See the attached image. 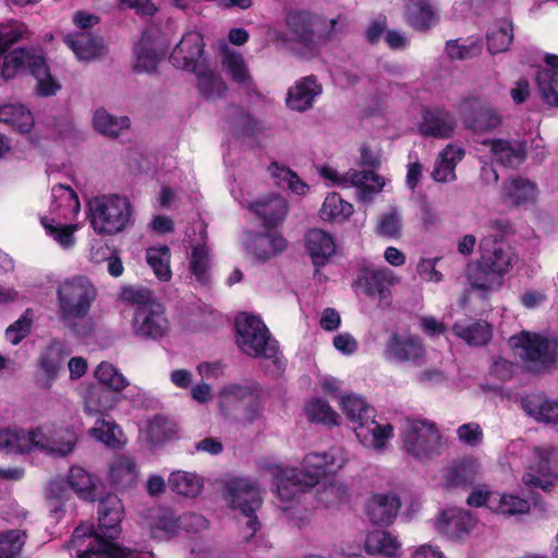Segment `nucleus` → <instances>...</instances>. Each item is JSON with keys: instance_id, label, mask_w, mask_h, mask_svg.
<instances>
[{"instance_id": "obj_55", "label": "nucleus", "mask_w": 558, "mask_h": 558, "mask_svg": "<svg viewBox=\"0 0 558 558\" xmlns=\"http://www.w3.org/2000/svg\"><path fill=\"white\" fill-rule=\"evenodd\" d=\"M95 377L98 379L99 386L116 392L123 390L129 385L126 378L112 364L107 362H102L97 366Z\"/></svg>"}, {"instance_id": "obj_31", "label": "nucleus", "mask_w": 558, "mask_h": 558, "mask_svg": "<svg viewBox=\"0 0 558 558\" xmlns=\"http://www.w3.org/2000/svg\"><path fill=\"white\" fill-rule=\"evenodd\" d=\"M81 209V203L76 192L64 184H56L51 189L50 210L68 218L70 215H76Z\"/></svg>"}, {"instance_id": "obj_43", "label": "nucleus", "mask_w": 558, "mask_h": 558, "mask_svg": "<svg viewBox=\"0 0 558 558\" xmlns=\"http://www.w3.org/2000/svg\"><path fill=\"white\" fill-rule=\"evenodd\" d=\"M302 472L295 469L286 470L280 476L277 484V493L281 500L292 501L304 492L305 488L313 487L302 480Z\"/></svg>"}, {"instance_id": "obj_49", "label": "nucleus", "mask_w": 558, "mask_h": 558, "mask_svg": "<svg viewBox=\"0 0 558 558\" xmlns=\"http://www.w3.org/2000/svg\"><path fill=\"white\" fill-rule=\"evenodd\" d=\"M190 271L202 286L210 283V256L205 245L193 246L190 256Z\"/></svg>"}, {"instance_id": "obj_2", "label": "nucleus", "mask_w": 558, "mask_h": 558, "mask_svg": "<svg viewBox=\"0 0 558 558\" xmlns=\"http://www.w3.org/2000/svg\"><path fill=\"white\" fill-rule=\"evenodd\" d=\"M87 208L90 227L98 235H116L131 222L132 205L118 194L95 196L87 202Z\"/></svg>"}, {"instance_id": "obj_20", "label": "nucleus", "mask_w": 558, "mask_h": 558, "mask_svg": "<svg viewBox=\"0 0 558 558\" xmlns=\"http://www.w3.org/2000/svg\"><path fill=\"white\" fill-rule=\"evenodd\" d=\"M401 502L395 494H374L366 502V515L374 525H389L397 518Z\"/></svg>"}, {"instance_id": "obj_47", "label": "nucleus", "mask_w": 558, "mask_h": 558, "mask_svg": "<svg viewBox=\"0 0 558 558\" xmlns=\"http://www.w3.org/2000/svg\"><path fill=\"white\" fill-rule=\"evenodd\" d=\"M76 434L68 427H50L49 454L63 458L72 453L76 447Z\"/></svg>"}, {"instance_id": "obj_50", "label": "nucleus", "mask_w": 558, "mask_h": 558, "mask_svg": "<svg viewBox=\"0 0 558 558\" xmlns=\"http://www.w3.org/2000/svg\"><path fill=\"white\" fill-rule=\"evenodd\" d=\"M536 85L544 104L558 108V72L539 69L536 73Z\"/></svg>"}, {"instance_id": "obj_15", "label": "nucleus", "mask_w": 558, "mask_h": 558, "mask_svg": "<svg viewBox=\"0 0 558 558\" xmlns=\"http://www.w3.org/2000/svg\"><path fill=\"white\" fill-rule=\"evenodd\" d=\"M343 463L344 459L337 454L333 449L323 453L312 452L305 456L304 466L298 472H302L303 480L306 481L307 485L315 486L322 477L340 469Z\"/></svg>"}, {"instance_id": "obj_58", "label": "nucleus", "mask_w": 558, "mask_h": 558, "mask_svg": "<svg viewBox=\"0 0 558 558\" xmlns=\"http://www.w3.org/2000/svg\"><path fill=\"white\" fill-rule=\"evenodd\" d=\"M306 416L312 422L322 423L328 426L338 425L339 415L330 405L319 399H314L305 408Z\"/></svg>"}, {"instance_id": "obj_17", "label": "nucleus", "mask_w": 558, "mask_h": 558, "mask_svg": "<svg viewBox=\"0 0 558 558\" xmlns=\"http://www.w3.org/2000/svg\"><path fill=\"white\" fill-rule=\"evenodd\" d=\"M304 243L316 271L327 265L337 252L333 236L323 229H310L305 234Z\"/></svg>"}, {"instance_id": "obj_51", "label": "nucleus", "mask_w": 558, "mask_h": 558, "mask_svg": "<svg viewBox=\"0 0 558 558\" xmlns=\"http://www.w3.org/2000/svg\"><path fill=\"white\" fill-rule=\"evenodd\" d=\"M170 257V248L167 245L148 247L146 251V262L160 281L171 279Z\"/></svg>"}, {"instance_id": "obj_16", "label": "nucleus", "mask_w": 558, "mask_h": 558, "mask_svg": "<svg viewBox=\"0 0 558 558\" xmlns=\"http://www.w3.org/2000/svg\"><path fill=\"white\" fill-rule=\"evenodd\" d=\"M204 52L203 37L197 32L185 33L170 53V62L186 71L195 72Z\"/></svg>"}, {"instance_id": "obj_23", "label": "nucleus", "mask_w": 558, "mask_h": 558, "mask_svg": "<svg viewBox=\"0 0 558 558\" xmlns=\"http://www.w3.org/2000/svg\"><path fill=\"white\" fill-rule=\"evenodd\" d=\"M322 92L323 87L315 75L303 77L293 87L289 88L286 99L287 106L295 111H305L313 106L315 97Z\"/></svg>"}, {"instance_id": "obj_39", "label": "nucleus", "mask_w": 558, "mask_h": 558, "mask_svg": "<svg viewBox=\"0 0 558 558\" xmlns=\"http://www.w3.org/2000/svg\"><path fill=\"white\" fill-rule=\"evenodd\" d=\"M196 86L199 95L205 100L222 98L227 93V84L221 75L213 70H204L196 73Z\"/></svg>"}, {"instance_id": "obj_10", "label": "nucleus", "mask_w": 558, "mask_h": 558, "mask_svg": "<svg viewBox=\"0 0 558 558\" xmlns=\"http://www.w3.org/2000/svg\"><path fill=\"white\" fill-rule=\"evenodd\" d=\"M460 114L464 128L475 134L490 132L504 121L496 108L478 97L464 99L460 105Z\"/></svg>"}, {"instance_id": "obj_8", "label": "nucleus", "mask_w": 558, "mask_h": 558, "mask_svg": "<svg viewBox=\"0 0 558 558\" xmlns=\"http://www.w3.org/2000/svg\"><path fill=\"white\" fill-rule=\"evenodd\" d=\"M231 506L240 509L247 518L246 527L248 534L244 536L246 542L255 535L259 527V522L254 512L262 506L260 490L256 484L248 480L239 478L228 485Z\"/></svg>"}, {"instance_id": "obj_3", "label": "nucleus", "mask_w": 558, "mask_h": 558, "mask_svg": "<svg viewBox=\"0 0 558 558\" xmlns=\"http://www.w3.org/2000/svg\"><path fill=\"white\" fill-rule=\"evenodd\" d=\"M341 405L348 418L356 423L354 433L360 441L367 447L381 449L392 433V426L379 425L374 420V409L362 398L351 395L342 397Z\"/></svg>"}, {"instance_id": "obj_36", "label": "nucleus", "mask_w": 558, "mask_h": 558, "mask_svg": "<svg viewBox=\"0 0 558 558\" xmlns=\"http://www.w3.org/2000/svg\"><path fill=\"white\" fill-rule=\"evenodd\" d=\"M226 120L236 136L252 137L258 132V121L240 106L230 105Z\"/></svg>"}, {"instance_id": "obj_1", "label": "nucleus", "mask_w": 558, "mask_h": 558, "mask_svg": "<svg viewBox=\"0 0 558 558\" xmlns=\"http://www.w3.org/2000/svg\"><path fill=\"white\" fill-rule=\"evenodd\" d=\"M481 256L466 267V280L478 298L489 299L493 291L499 290L505 276L512 269L517 255L497 235L484 236L480 242Z\"/></svg>"}, {"instance_id": "obj_46", "label": "nucleus", "mask_w": 558, "mask_h": 558, "mask_svg": "<svg viewBox=\"0 0 558 558\" xmlns=\"http://www.w3.org/2000/svg\"><path fill=\"white\" fill-rule=\"evenodd\" d=\"M134 53L136 56V63L134 68L137 72H156L159 63V57L154 48L149 35L144 33L141 36L137 45L134 47Z\"/></svg>"}, {"instance_id": "obj_33", "label": "nucleus", "mask_w": 558, "mask_h": 558, "mask_svg": "<svg viewBox=\"0 0 558 558\" xmlns=\"http://www.w3.org/2000/svg\"><path fill=\"white\" fill-rule=\"evenodd\" d=\"M487 49L492 54L505 52L513 41V25L507 19L496 21L486 33Z\"/></svg>"}, {"instance_id": "obj_37", "label": "nucleus", "mask_w": 558, "mask_h": 558, "mask_svg": "<svg viewBox=\"0 0 558 558\" xmlns=\"http://www.w3.org/2000/svg\"><path fill=\"white\" fill-rule=\"evenodd\" d=\"M365 549L369 555L396 558L400 550V543L389 532L377 530L367 534Z\"/></svg>"}, {"instance_id": "obj_5", "label": "nucleus", "mask_w": 558, "mask_h": 558, "mask_svg": "<svg viewBox=\"0 0 558 558\" xmlns=\"http://www.w3.org/2000/svg\"><path fill=\"white\" fill-rule=\"evenodd\" d=\"M98 531L88 548L78 555L87 558L90 553H110L119 547L113 541L121 533L123 506L117 495H108L99 501Z\"/></svg>"}, {"instance_id": "obj_62", "label": "nucleus", "mask_w": 558, "mask_h": 558, "mask_svg": "<svg viewBox=\"0 0 558 558\" xmlns=\"http://www.w3.org/2000/svg\"><path fill=\"white\" fill-rule=\"evenodd\" d=\"M0 450L7 453H26L24 429H0Z\"/></svg>"}, {"instance_id": "obj_4", "label": "nucleus", "mask_w": 558, "mask_h": 558, "mask_svg": "<svg viewBox=\"0 0 558 558\" xmlns=\"http://www.w3.org/2000/svg\"><path fill=\"white\" fill-rule=\"evenodd\" d=\"M59 314L63 322L85 318L97 298V289L85 276L64 281L57 290Z\"/></svg>"}, {"instance_id": "obj_22", "label": "nucleus", "mask_w": 558, "mask_h": 558, "mask_svg": "<svg viewBox=\"0 0 558 558\" xmlns=\"http://www.w3.org/2000/svg\"><path fill=\"white\" fill-rule=\"evenodd\" d=\"M524 412L537 422L558 424V400L548 398L542 392L530 393L521 398Z\"/></svg>"}, {"instance_id": "obj_21", "label": "nucleus", "mask_w": 558, "mask_h": 558, "mask_svg": "<svg viewBox=\"0 0 558 558\" xmlns=\"http://www.w3.org/2000/svg\"><path fill=\"white\" fill-rule=\"evenodd\" d=\"M247 251L259 262H268L283 253L288 241L277 232H257L247 242Z\"/></svg>"}, {"instance_id": "obj_19", "label": "nucleus", "mask_w": 558, "mask_h": 558, "mask_svg": "<svg viewBox=\"0 0 558 558\" xmlns=\"http://www.w3.org/2000/svg\"><path fill=\"white\" fill-rule=\"evenodd\" d=\"M489 147L493 158L506 168H518L526 158L525 142L492 138L483 141Z\"/></svg>"}, {"instance_id": "obj_57", "label": "nucleus", "mask_w": 558, "mask_h": 558, "mask_svg": "<svg viewBox=\"0 0 558 558\" xmlns=\"http://www.w3.org/2000/svg\"><path fill=\"white\" fill-rule=\"evenodd\" d=\"M483 49L481 39L469 38L464 44H460L459 39L448 40L446 44V51L450 59L466 60L477 57Z\"/></svg>"}, {"instance_id": "obj_26", "label": "nucleus", "mask_w": 558, "mask_h": 558, "mask_svg": "<svg viewBox=\"0 0 558 558\" xmlns=\"http://www.w3.org/2000/svg\"><path fill=\"white\" fill-rule=\"evenodd\" d=\"M64 43L80 60L90 61L107 52V47L101 36L90 34L68 35Z\"/></svg>"}, {"instance_id": "obj_18", "label": "nucleus", "mask_w": 558, "mask_h": 558, "mask_svg": "<svg viewBox=\"0 0 558 558\" xmlns=\"http://www.w3.org/2000/svg\"><path fill=\"white\" fill-rule=\"evenodd\" d=\"M393 283V274L388 268L374 270L364 268L355 281L367 296H377L380 301L390 299V287Z\"/></svg>"}, {"instance_id": "obj_32", "label": "nucleus", "mask_w": 558, "mask_h": 558, "mask_svg": "<svg viewBox=\"0 0 558 558\" xmlns=\"http://www.w3.org/2000/svg\"><path fill=\"white\" fill-rule=\"evenodd\" d=\"M510 349H558V335L522 330L509 338Z\"/></svg>"}, {"instance_id": "obj_38", "label": "nucleus", "mask_w": 558, "mask_h": 558, "mask_svg": "<svg viewBox=\"0 0 558 558\" xmlns=\"http://www.w3.org/2000/svg\"><path fill=\"white\" fill-rule=\"evenodd\" d=\"M520 361L529 373L551 372L558 366V351H521Z\"/></svg>"}, {"instance_id": "obj_59", "label": "nucleus", "mask_w": 558, "mask_h": 558, "mask_svg": "<svg viewBox=\"0 0 558 558\" xmlns=\"http://www.w3.org/2000/svg\"><path fill=\"white\" fill-rule=\"evenodd\" d=\"M223 65L233 82L240 85L252 81L248 69L240 53L230 52L225 56Z\"/></svg>"}, {"instance_id": "obj_41", "label": "nucleus", "mask_w": 558, "mask_h": 558, "mask_svg": "<svg viewBox=\"0 0 558 558\" xmlns=\"http://www.w3.org/2000/svg\"><path fill=\"white\" fill-rule=\"evenodd\" d=\"M177 424L169 417L156 414L148 421L146 427V439L151 445H163L177 437Z\"/></svg>"}, {"instance_id": "obj_60", "label": "nucleus", "mask_w": 558, "mask_h": 558, "mask_svg": "<svg viewBox=\"0 0 558 558\" xmlns=\"http://www.w3.org/2000/svg\"><path fill=\"white\" fill-rule=\"evenodd\" d=\"M271 175L278 179V183L284 182L292 192L303 195L307 192L308 185L304 183L300 177L288 167H280L277 162H272L269 167Z\"/></svg>"}, {"instance_id": "obj_24", "label": "nucleus", "mask_w": 558, "mask_h": 558, "mask_svg": "<svg viewBox=\"0 0 558 558\" xmlns=\"http://www.w3.org/2000/svg\"><path fill=\"white\" fill-rule=\"evenodd\" d=\"M475 524L476 521L469 511L449 509L441 513L437 529L451 538H460L468 534Z\"/></svg>"}, {"instance_id": "obj_53", "label": "nucleus", "mask_w": 558, "mask_h": 558, "mask_svg": "<svg viewBox=\"0 0 558 558\" xmlns=\"http://www.w3.org/2000/svg\"><path fill=\"white\" fill-rule=\"evenodd\" d=\"M181 518L177 517L170 510H162L151 524V535L155 538L168 539L174 536L180 530L182 522Z\"/></svg>"}, {"instance_id": "obj_25", "label": "nucleus", "mask_w": 558, "mask_h": 558, "mask_svg": "<svg viewBox=\"0 0 558 558\" xmlns=\"http://www.w3.org/2000/svg\"><path fill=\"white\" fill-rule=\"evenodd\" d=\"M323 19L306 10H293L288 12L286 23L289 31L296 36L303 45L314 41L315 28Z\"/></svg>"}, {"instance_id": "obj_12", "label": "nucleus", "mask_w": 558, "mask_h": 558, "mask_svg": "<svg viewBox=\"0 0 558 558\" xmlns=\"http://www.w3.org/2000/svg\"><path fill=\"white\" fill-rule=\"evenodd\" d=\"M134 331L143 338L158 339L163 337L169 329L166 311L160 303H150L137 307L133 320Z\"/></svg>"}, {"instance_id": "obj_29", "label": "nucleus", "mask_w": 558, "mask_h": 558, "mask_svg": "<svg viewBox=\"0 0 558 558\" xmlns=\"http://www.w3.org/2000/svg\"><path fill=\"white\" fill-rule=\"evenodd\" d=\"M137 476L136 463L131 457L118 456L109 463L108 478L116 487H131L136 483Z\"/></svg>"}, {"instance_id": "obj_40", "label": "nucleus", "mask_w": 558, "mask_h": 558, "mask_svg": "<svg viewBox=\"0 0 558 558\" xmlns=\"http://www.w3.org/2000/svg\"><path fill=\"white\" fill-rule=\"evenodd\" d=\"M169 487L178 495L195 498L204 487L203 480L195 473L174 471L168 480Z\"/></svg>"}, {"instance_id": "obj_34", "label": "nucleus", "mask_w": 558, "mask_h": 558, "mask_svg": "<svg viewBox=\"0 0 558 558\" xmlns=\"http://www.w3.org/2000/svg\"><path fill=\"white\" fill-rule=\"evenodd\" d=\"M254 393L252 388L238 384H229L219 391V404L226 417L234 416L245 401Z\"/></svg>"}, {"instance_id": "obj_11", "label": "nucleus", "mask_w": 558, "mask_h": 558, "mask_svg": "<svg viewBox=\"0 0 558 558\" xmlns=\"http://www.w3.org/2000/svg\"><path fill=\"white\" fill-rule=\"evenodd\" d=\"M247 209L256 216L264 229L270 231L284 222L289 213V203L284 197L270 193L250 202Z\"/></svg>"}, {"instance_id": "obj_7", "label": "nucleus", "mask_w": 558, "mask_h": 558, "mask_svg": "<svg viewBox=\"0 0 558 558\" xmlns=\"http://www.w3.org/2000/svg\"><path fill=\"white\" fill-rule=\"evenodd\" d=\"M558 480V452L551 448H534L522 483L530 488L548 490Z\"/></svg>"}, {"instance_id": "obj_14", "label": "nucleus", "mask_w": 558, "mask_h": 558, "mask_svg": "<svg viewBox=\"0 0 558 558\" xmlns=\"http://www.w3.org/2000/svg\"><path fill=\"white\" fill-rule=\"evenodd\" d=\"M23 69H28L32 75L39 76L46 73L47 63L43 57L34 56L25 48H16L4 54L0 76L7 81Z\"/></svg>"}, {"instance_id": "obj_28", "label": "nucleus", "mask_w": 558, "mask_h": 558, "mask_svg": "<svg viewBox=\"0 0 558 558\" xmlns=\"http://www.w3.org/2000/svg\"><path fill=\"white\" fill-rule=\"evenodd\" d=\"M404 16L407 23L418 32L428 31L437 19L429 0H408Z\"/></svg>"}, {"instance_id": "obj_52", "label": "nucleus", "mask_w": 558, "mask_h": 558, "mask_svg": "<svg viewBox=\"0 0 558 558\" xmlns=\"http://www.w3.org/2000/svg\"><path fill=\"white\" fill-rule=\"evenodd\" d=\"M343 180L360 187L364 194L378 192L384 186V180L373 170H350L344 174Z\"/></svg>"}, {"instance_id": "obj_61", "label": "nucleus", "mask_w": 558, "mask_h": 558, "mask_svg": "<svg viewBox=\"0 0 558 558\" xmlns=\"http://www.w3.org/2000/svg\"><path fill=\"white\" fill-rule=\"evenodd\" d=\"M41 225L46 232L51 235L62 247H70L74 244V232L76 225H53V220L47 217L41 218Z\"/></svg>"}, {"instance_id": "obj_45", "label": "nucleus", "mask_w": 558, "mask_h": 558, "mask_svg": "<svg viewBox=\"0 0 558 558\" xmlns=\"http://www.w3.org/2000/svg\"><path fill=\"white\" fill-rule=\"evenodd\" d=\"M353 214L352 204L343 201L338 193L326 196L319 210V216L325 221L342 222Z\"/></svg>"}, {"instance_id": "obj_64", "label": "nucleus", "mask_w": 558, "mask_h": 558, "mask_svg": "<svg viewBox=\"0 0 558 558\" xmlns=\"http://www.w3.org/2000/svg\"><path fill=\"white\" fill-rule=\"evenodd\" d=\"M23 544L19 531H8L0 534V558H14L20 554Z\"/></svg>"}, {"instance_id": "obj_56", "label": "nucleus", "mask_w": 558, "mask_h": 558, "mask_svg": "<svg viewBox=\"0 0 558 558\" xmlns=\"http://www.w3.org/2000/svg\"><path fill=\"white\" fill-rule=\"evenodd\" d=\"M71 488L84 499H94L95 484L92 475L84 469L73 466L68 476Z\"/></svg>"}, {"instance_id": "obj_54", "label": "nucleus", "mask_w": 558, "mask_h": 558, "mask_svg": "<svg viewBox=\"0 0 558 558\" xmlns=\"http://www.w3.org/2000/svg\"><path fill=\"white\" fill-rule=\"evenodd\" d=\"M477 472L478 463L476 460H463L451 469L447 476V484L453 487L470 486L474 483Z\"/></svg>"}, {"instance_id": "obj_35", "label": "nucleus", "mask_w": 558, "mask_h": 558, "mask_svg": "<svg viewBox=\"0 0 558 558\" xmlns=\"http://www.w3.org/2000/svg\"><path fill=\"white\" fill-rule=\"evenodd\" d=\"M0 121L11 125L21 134H28L34 128V117L23 105H3L0 107Z\"/></svg>"}, {"instance_id": "obj_48", "label": "nucleus", "mask_w": 558, "mask_h": 558, "mask_svg": "<svg viewBox=\"0 0 558 558\" xmlns=\"http://www.w3.org/2000/svg\"><path fill=\"white\" fill-rule=\"evenodd\" d=\"M93 124L99 133L110 137H118L122 130L130 128V119L125 116L114 117L105 109H98L94 114Z\"/></svg>"}, {"instance_id": "obj_27", "label": "nucleus", "mask_w": 558, "mask_h": 558, "mask_svg": "<svg viewBox=\"0 0 558 558\" xmlns=\"http://www.w3.org/2000/svg\"><path fill=\"white\" fill-rule=\"evenodd\" d=\"M538 196L537 184L522 177L511 178L502 189L504 201L512 206L534 203Z\"/></svg>"}, {"instance_id": "obj_42", "label": "nucleus", "mask_w": 558, "mask_h": 558, "mask_svg": "<svg viewBox=\"0 0 558 558\" xmlns=\"http://www.w3.org/2000/svg\"><path fill=\"white\" fill-rule=\"evenodd\" d=\"M114 392L104 386H92L85 397V411L88 414H96L111 410L118 400Z\"/></svg>"}, {"instance_id": "obj_30", "label": "nucleus", "mask_w": 558, "mask_h": 558, "mask_svg": "<svg viewBox=\"0 0 558 558\" xmlns=\"http://www.w3.org/2000/svg\"><path fill=\"white\" fill-rule=\"evenodd\" d=\"M453 333L466 344L474 347L487 345L493 337V327L486 320L478 319L471 324L456 323Z\"/></svg>"}, {"instance_id": "obj_63", "label": "nucleus", "mask_w": 558, "mask_h": 558, "mask_svg": "<svg viewBox=\"0 0 558 558\" xmlns=\"http://www.w3.org/2000/svg\"><path fill=\"white\" fill-rule=\"evenodd\" d=\"M26 439V453L37 449L49 454L50 427L39 426L29 430L24 429Z\"/></svg>"}, {"instance_id": "obj_6", "label": "nucleus", "mask_w": 558, "mask_h": 558, "mask_svg": "<svg viewBox=\"0 0 558 558\" xmlns=\"http://www.w3.org/2000/svg\"><path fill=\"white\" fill-rule=\"evenodd\" d=\"M401 437L405 452L416 460H432L441 453V435L433 422L407 418Z\"/></svg>"}, {"instance_id": "obj_13", "label": "nucleus", "mask_w": 558, "mask_h": 558, "mask_svg": "<svg viewBox=\"0 0 558 558\" xmlns=\"http://www.w3.org/2000/svg\"><path fill=\"white\" fill-rule=\"evenodd\" d=\"M456 117L444 107L424 108L418 124L421 135L425 137L448 140L454 134Z\"/></svg>"}, {"instance_id": "obj_44", "label": "nucleus", "mask_w": 558, "mask_h": 558, "mask_svg": "<svg viewBox=\"0 0 558 558\" xmlns=\"http://www.w3.org/2000/svg\"><path fill=\"white\" fill-rule=\"evenodd\" d=\"M63 357L59 352H47L40 355L38 360L39 373L37 375V385L45 390L51 388L53 380L63 365Z\"/></svg>"}, {"instance_id": "obj_9", "label": "nucleus", "mask_w": 558, "mask_h": 558, "mask_svg": "<svg viewBox=\"0 0 558 558\" xmlns=\"http://www.w3.org/2000/svg\"><path fill=\"white\" fill-rule=\"evenodd\" d=\"M234 328L240 349H278V341L258 315L240 313L235 317Z\"/></svg>"}]
</instances>
